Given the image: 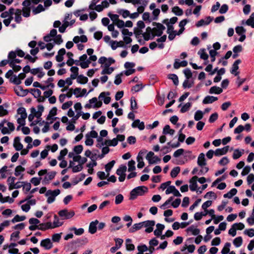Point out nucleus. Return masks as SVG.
Masks as SVG:
<instances>
[{
  "instance_id": "1",
  "label": "nucleus",
  "mask_w": 254,
  "mask_h": 254,
  "mask_svg": "<svg viewBox=\"0 0 254 254\" xmlns=\"http://www.w3.org/2000/svg\"><path fill=\"white\" fill-rule=\"evenodd\" d=\"M152 25L153 26L152 28L150 27H147L146 32L143 34V37L145 41L153 39L155 36H161L165 29V27L161 23L153 22Z\"/></svg>"
},
{
  "instance_id": "2",
  "label": "nucleus",
  "mask_w": 254,
  "mask_h": 254,
  "mask_svg": "<svg viewBox=\"0 0 254 254\" xmlns=\"http://www.w3.org/2000/svg\"><path fill=\"white\" fill-rule=\"evenodd\" d=\"M148 191L147 187L142 186L133 189L130 192L129 199H135L138 196H142Z\"/></svg>"
},
{
  "instance_id": "3",
  "label": "nucleus",
  "mask_w": 254,
  "mask_h": 254,
  "mask_svg": "<svg viewBox=\"0 0 254 254\" xmlns=\"http://www.w3.org/2000/svg\"><path fill=\"white\" fill-rule=\"evenodd\" d=\"M15 129L14 125L11 122H7L5 119H4L0 123V130L3 134H9L13 131Z\"/></svg>"
},
{
  "instance_id": "4",
  "label": "nucleus",
  "mask_w": 254,
  "mask_h": 254,
  "mask_svg": "<svg viewBox=\"0 0 254 254\" xmlns=\"http://www.w3.org/2000/svg\"><path fill=\"white\" fill-rule=\"evenodd\" d=\"M61 192L59 189L54 190H48L45 193L46 196L47 197V202L48 203L50 204L53 203L55 200L56 197L58 196Z\"/></svg>"
},
{
  "instance_id": "5",
  "label": "nucleus",
  "mask_w": 254,
  "mask_h": 254,
  "mask_svg": "<svg viewBox=\"0 0 254 254\" xmlns=\"http://www.w3.org/2000/svg\"><path fill=\"white\" fill-rule=\"evenodd\" d=\"M58 214L62 220L69 219L72 218L75 214L73 210L68 211L66 209H63L59 211Z\"/></svg>"
},
{
  "instance_id": "6",
  "label": "nucleus",
  "mask_w": 254,
  "mask_h": 254,
  "mask_svg": "<svg viewBox=\"0 0 254 254\" xmlns=\"http://www.w3.org/2000/svg\"><path fill=\"white\" fill-rule=\"evenodd\" d=\"M143 227H145V232L147 233H150L153 231V227L155 224V222L154 220H147L143 222Z\"/></svg>"
},
{
  "instance_id": "7",
  "label": "nucleus",
  "mask_w": 254,
  "mask_h": 254,
  "mask_svg": "<svg viewBox=\"0 0 254 254\" xmlns=\"http://www.w3.org/2000/svg\"><path fill=\"white\" fill-rule=\"evenodd\" d=\"M56 174L57 172L56 171L47 173L43 179V183L45 184L49 183L50 181L55 177Z\"/></svg>"
},
{
  "instance_id": "8",
  "label": "nucleus",
  "mask_w": 254,
  "mask_h": 254,
  "mask_svg": "<svg viewBox=\"0 0 254 254\" xmlns=\"http://www.w3.org/2000/svg\"><path fill=\"white\" fill-rule=\"evenodd\" d=\"M40 246L46 250H50L53 247L51 240L49 238L42 240L40 243Z\"/></svg>"
},
{
  "instance_id": "9",
  "label": "nucleus",
  "mask_w": 254,
  "mask_h": 254,
  "mask_svg": "<svg viewBox=\"0 0 254 254\" xmlns=\"http://www.w3.org/2000/svg\"><path fill=\"white\" fill-rule=\"evenodd\" d=\"M241 63V61L240 59L237 60L235 62L233 63L232 67V69L231 70V73L235 76H237L239 72L237 71V70L239 69V64H240Z\"/></svg>"
},
{
  "instance_id": "10",
  "label": "nucleus",
  "mask_w": 254,
  "mask_h": 254,
  "mask_svg": "<svg viewBox=\"0 0 254 254\" xmlns=\"http://www.w3.org/2000/svg\"><path fill=\"white\" fill-rule=\"evenodd\" d=\"M31 73L33 75L37 74V76L40 78L43 77L45 75V72L43 71V68L42 67L32 69L31 70Z\"/></svg>"
},
{
  "instance_id": "11",
  "label": "nucleus",
  "mask_w": 254,
  "mask_h": 254,
  "mask_svg": "<svg viewBox=\"0 0 254 254\" xmlns=\"http://www.w3.org/2000/svg\"><path fill=\"white\" fill-rule=\"evenodd\" d=\"M44 107L42 105H39L38 106V111H36L34 108H32L31 109V112L32 114H35V117L37 118H40L41 117L42 112L44 111Z\"/></svg>"
},
{
  "instance_id": "12",
  "label": "nucleus",
  "mask_w": 254,
  "mask_h": 254,
  "mask_svg": "<svg viewBox=\"0 0 254 254\" xmlns=\"http://www.w3.org/2000/svg\"><path fill=\"white\" fill-rule=\"evenodd\" d=\"M198 177L195 176L190 180V189L191 191H195L197 189V185L196 181Z\"/></svg>"
},
{
  "instance_id": "13",
  "label": "nucleus",
  "mask_w": 254,
  "mask_h": 254,
  "mask_svg": "<svg viewBox=\"0 0 254 254\" xmlns=\"http://www.w3.org/2000/svg\"><path fill=\"white\" fill-rule=\"evenodd\" d=\"M99 223L98 220H96L94 221H92L90 223L89 226V232L92 234H93L96 232L97 231V224Z\"/></svg>"
},
{
  "instance_id": "14",
  "label": "nucleus",
  "mask_w": 254,
  "mask_h": 254,
  "mask_svg": "<svg viewBox=\"0 0 254 254\" xmlns=\"http://www.w3.org/2000/svg\"><path fill=\"white\" fill-rule=\"evenodd\" d=\"M229 146H226L222 148H218L215 151L216 156H221L226 154L229 150Z\"/></svg>"
},
{
  "instance_id": "15",
  "label": "nucleus",
  "mask_w": 254,
  "mask_h": 254,
  "mask_svg": "<svg viewBox=\"0 0 254 254\" xmlns=\"http://www.w3.org/2000/svg\"><path fill=\"white\" fill-rule=\"evenodd\" d=\"M131 126L133 128L137 127L140 130H143L144 128V124L143 122H140L138 119L135 120L132 124Z\"/></svg>"
},
{
  "instance_id": "16",
  "label": "nucleus",
  "mask_w": 254,
  "mask_h": 254,
  "mask_svg": "<svg viewBox=\"0 0 254 254\" xmlns=\"http://www.w3.org/2000/svg\"><path fill=\"white\" fill-rule=\"evenodd\" d=\"M16 178L14 177H9L7 179V182L8 186V190H11L14 189V186H15V181Z\"/></svg>"
},
{
  "instance_id": "17",
  "label": "nucleus",
  "mask_w": 254,
  "mask_h": 254,
  "mask_svg": "<svg viewBox=\"0 0 254 254\" xmlns=\"http://www.w3.org/2000/svg\"><path fill=\"white\" fill-rule=\"evenodd\" d=\"M13 146L15 150L20 151L23 148V145L20 142V138L19 137H15L14 139Z\"/></svg>"
},
{
  "instance_id": "18",
  "label": "nucleus",
  "mask_w": 254,
  "mask_h": 254,
  "mask_svg": "<svg viewBox=\"0 0 254 254\" xmlns=\"http://www.w3.org/2000/svg\"><path fill=\"white\" fill-rule=\"evenodd\" d=\"M157 229L154 231V234L159 237L161 235L162 231L164 230L165 226L164 225L158 223L156 225Z\"/></svg>"
},
{
  "instance_id": "19",
  "label": "nucleus",
  "mask_w": 254,
  "mask_h": 254,
  "mask_svg": "<svg viewBox=\"0 0 254 254\" xmlns=\"http://www.w3.org/2000/svg\"><path fill=\"white\" fill-rule=\"evenodd\" d=\"M143 227V222L138 223H135L134 224L131 228H130L129 229V232L130 233H134L136 232V231H138L140 229H141Z\"/></svg>"
},
{
  "instance_id": "20",
  "label": "nucleus",
  "mask_w": 254,
  "mask_h": 254,
  "mask_svg": "<svg viewBox=\"0 0 254 254\" xmlns=\"http://www.w3.org/2000/svg\"><path fill=\"white\" fill-rule=\"evenodd\" d=\"M15 93L19 96H24L27 94L26 90H24L21 86H18L15 89Z\"/></svg>"
},
{
  "instance_id": "21",
  "label": "nucleus",
  "mask_w": 254,
  "mask_h": 254,
  "mask_svg": "<svg viewBox=\"0 0 254 254\" xmlns=\"http://www.w3.org/2000/svg\"><path fill=\"white\" fill-rule=\"evenodd\" d=\"M218 98L212 96H207L203 100L202 103L204 104H211L217 101Z\"/></svg>"
},
{
  "instance_id": "22",
  "label": "nucleus",
  "mask_w": 254,
  "mask_h": 254,
  "mask_svg": "<svg viewBox=\"0 0 254 254\" xmlns=\"http://www.w3.org/2000/svg\"><path fill=\"white\" fill-rule=\"evenodd\" d=\"M197 164L199 166L203 167L206 165V161L205 155L203 153H201L197 158Z\"/></svg>"
},
{
  "instance_id": "23",
  "label": "nucleus",
  "mask_w": 254,
  "mask_h": 254,
  "mask_svg": "<svg viewBox=\"0 0 254 254\" xmlns=\"http://www.w3.org/2000/svg\"><path fill=\"white\" fill-rule=\"evenodd\" d=\"M63 221H61L57 215H54V221L53 222V225L54 228L60 227L63 224Z\"/></svg>"
},
{
  "instance_id": "24",
  "label": "nucleus",
  "mask_w": 254,
  "mask_h": 254,
  "mask_svg": "<svg viewBox=\"0 0 254 254\" xmlns=\"http://www.w3.org/2000/svg\"><path fill=\"white\" fill-rule=\"evenodd\" d=\"M78 70L79 68L77 66H71V67L70 69V70L72 73L70 75L71 78L73 79H75L76 78V77L78 75Z\"/></svg>"
},
{
  "instance_id": "25",
  "label": "nucleus",
  "mask_w": 254,
  "mask_h": 254,
  "mask_svg": "<svg viewBox=\"0 0 254 254\" xmlns=\"http://www.w3.org/2000/svg\"><path fill=\"white\" fill-rule=\"evenodd\" d=\"M77 79V82L78 83L84 84L86 83L88 81V79L87 77L84 76L82 74L78 75L77 77H76Z\"/></svg>"
},
{
  "instance_id": "26",
  "label": "nucleus",
  "mask_w": 254,
  "mask_h": 254,
  "mask_svg": "<svg viewBox=\"0 0 254 254\" xmlns=\"http://www.w3.org/2000/svg\"><path fill=\"white\" fill-rule=\"evenodd\" d=\"M222 92H223V90L222 89V88H221L220 87L216 86L211 87L210 88V89H209V91L210 94L215 93V94H219L221 93Z\"/></svg>"
},
{
  "instance_id": "27",
  "label": "nucleus",
  "mask_w": 254,
  "mask_h": 254,
  "mask_svg": "<svg viewBox=\"0 0 254 254\" xmlns=\"http://www.w3.org/2000/svg\"><path fill=\"white\" fill-rule=\"evenodd\" d=\"M187 231L191 232L193 235L196 236L199 234L200 231L198 229L195 228L193 225H191L187 228Z\"/></svg>"
},
{
  "instance_id": "28",
  "label": "nucleus",
  "mask_w": 254,
  "mask_h": 254,
  "mask_svg": "<svg viewBox=\"0 0 254 254\" xmlns=\"http://www.w3.org/2000/svg\"><path fill=\"white\" fill-rule=\"evenodd\" d=\"M127 167L125 165H122L117 170L116 174L118 176H121L123 175H126V172L127 171Z\"/></svg>"
},
{
  "instance_id": "29",
  "label": "nucleus",
  "mask_w": 254,
  "mask_h": 254,
  "mask_svg": "<svg viewBox=\"0 0 254 254\" xmlns=\"http://www.w3.org/2000/svg\"><path fill=\"white\" fill-rule=\"evenodd\" d=\"M244 150L243 149L240 150L238 149H235L233 154V158L234 159H237L239 158L244 153Z\"/></svg>"
},
{
  "instance_id": "30",
  "label": "nucleus",
  "mask_w": 254,
  "mask_h": 254,
  "mask_svg": "<svg viewBox=\"0 0 254 254\" xmlns=\"http://www.w3.org/2000/svg\"><path fill=\"white\" fill-rule=\"evenodd\" d=\"M69 231H74L75 235H76L77 236L81 235L84 232V229L81 228L77 229L76 228L74 227L70 228Z\"/></svg>"
},
{
  "instance_id": "31",
  "label": "nucleus",
  "mask_w": 254,
  "mask_h": 254,
  "mask_svg": "<svg viewBox=\"0 0 254 254\" xmlns=\"http://www.w3.org/2000/svg\"><path fill=\"white\" fill-rule=\"evenodd\" d=\"M45 10L44 7L41 4H39L37 7L33 8L32 12L34 14H37Z\"/></svg>"
},
{
  "instance_id": "32",
  "label": "nucleus",
  "mask_w": 254,
  "mask_h": 254,
  "mask_svg": "<svg viewBox=\"0 0 254 254\" xmlns=\"http://www.w3.org/2000/svg\"><path fill=\"white\" fill-rule=\"evenodd\" d=\"M237 192V190L236 189L233 188L231 189L229 192L227 193L224 194L223 196L225 198H231L234 195H235Z\"/></svg>"
},
{
  "instance_id": "33",
  "label": "nucleus",
  "mask_w": 254,
  "mask_h": 254,
  "mask_svg": "<svg viewBox=\"0 0 254 254\" xmlns=\"http://www.w3.org/2000/svg\"><path fill=\"white\" fill-rule=\"evenodd\" d=\"M245 23L247 25L254 28V12L251 14L249 18L246 21Z\"/></svg>"
},
{
  "instance_id": "34",
  "label": "nucleus",
  "mask_w": 254,
  "mask_h": 254,
  "mask_svg": "<svg viewBox=\"0 0 254 254\" xmlns=\"http://www.w3.org/2000/svg\"><path fill=\"white\" fill-rule=\"evenodd\" d=\"M118 139L116 138H114L112 140H106L104 144L108 146H115L118 144ZM102 145H104V144L102 143Z\"/></svg>"
},
{
  "instance_id": "35",
  "label": "nucleus",
  "mask_w": 254,
  "mask_h": 254,
  "mask_svg": "<svg viewBox=\"0 0 254 254\" xmlns=\"http://www.w3.org/2000/svg\"><path fill=\"white\" fill-rule=\"evenodd\" d=\"M17 114L20 115V118L26 119L27 118V113L26 112V110L23 107L19 108L17 110Z\"/></svg>"
},
{
  "instance_id": "36",
  "label": "nucleus",
  "mask_w": 254,
  "mask_h": 254,
  "mask_svg": "<svg viewBox=\"0 0 254 254\" xmlns=\"http://www.w3.org/2000/svg\"><path fill=\"white\" fill-rule=\"evenodd\" d=\"M175 133V130L173 129H171L169 125H166L163 130V133L164 134H170L173 135Z\"/></svg>"
},
{
  "instance_id": "37",
  "label": "nucleus",
  "mask_w": 254,
  "mask_h": 254,
  "mask_svg": "<svg viewBox=\"0 0 254 254\" xmlns=\"http://www.w3.org/2000/svg\"><path fill=\"white\" fill-rule=\"evenodd\" d=\"M115 163V161L112 160L105 165V168L106 172L107 173V176H109V172L113 167Z\"/></svg>"
},
{
  "instance_id": "38",
  "label": "nucleus",
  "mask_w": 254,
  "mask_h": 254,
  "mask_svg": "<svg viewBox=\"0 0 254 254\" xmlns=\"http://www.w3.org/2000/svg\"><path fill=\"white\" fill-rule=\"evenodd\" d=\"M24 171L25 168L24 167L20 165L17 166L15 169L14 175L15 176L18 177L21 175V173Z\"/></svg>"
},
{
  "instance_id": "39",
  "label": "nucleus",
  "mask_w": 254,
  "mask_h": 254,
  "mask_svg": "<svg viewBox=\"0 0 254 254\" xmlns=\"http://www.w3.org/2000/svg\"><path fill=\"white\" fill-rule=\"evenodd\" d=\"M172 12L178 16L182 15L183 14V10L178 6H175L172 8Z\"/></svg>"
},
{
  "instance_id": "40",
  "label": "nucleus",
  "mask_w": 254,
  "mask_h": 254,
  "mask_svg": "<svg viewBox=\"0 0 254 254\" xmlns=\"http://www.w3.org/2000/svg\"><path fill=\"white\" fill-rule=\"evenodd\" d=\"M163 23L166 24L167 26V33H169L170 32L175 31V30H174L173 26L172 25L169 24V22L168 19H164L163 21Z\"/></svg>"
},
{
  "instance_id": "41",
  "label": "nucleus",
  "mask_w": 254,
  "mask_h": 254,
  "mask_svg": "<svg viewBox=\"0 0 254 254\" xmlns=\"http://www.w3.org/2000/svg\"><path fill=\"white\" fill-rule=\"evenodd\" d=\"M168 78L173 80L174 84L175 85H178L179 84V79L177 75L175 74H170L168 75Z\"/></svg>"
},
{
  "instance_id": "42",
  "label": "nucleus",
  "mask_w": 254,
  "mask_h": 254,
  "mask_svg": "<svg viewBox=\"0 0 254 254\" xmlns=\"http://www.w3.org/2000/svg\"><path fill=\"white\" fill-rule=\"evenodd\" d=\"M190 79H186L183 83L184 88H190L193 85V81L189 80Z\"/></svg>"
},
{
  "instance_id": "43",
  "label": "nucleus",
  "mask_w": 254,
  "mask_h": 254,
  "mask_svg": "<svg viewBox=\"0 0 254 254\" xmlns=\"http://www.w3.org/2000/svg\"><path fill=\"white\" fill-rule=\"evenodd\" d=\"M130 109L131 110H136L138 108L137 102L134 97H132L130 100Z\"/></svg>"
},
{
  "instance_id": "44",
  "label": "nucleus",
  "mask_w": 254,
  "mask_h": 254,
  "mask_svg": "<svg viewBox=\"0 0 254 254\" xmlns=\"http://www.w3.org/2000/svg\"><path fill=\"white\" fill-rule=\"evenodd\" d=\"M198 54L200 55V57L201 59L207 60L208 58V55L206 53L205 49H201L198 51Z\"/></svg>"
},
{
  "instance_id": "45",
  "label": "nucleus",
  "mask_w": 254,
  "mask_h": 254,
  "mask_svg": "<svg viewBox=\"0 0 254 254\" xmlns=\"http://www.w3.org/2000/svg\"><path fill=\"white\" fill-rule=\"evenodd\" d=\"M243 242V239L241 237H238L236 238L233 241V244L236 247H240Z\"/></svg>"
},
{
  "instance_id": "46",
  "label": "nucleus",
  "mask_w": 254,
  "mask_h": 254,
  "mask_svg": "<svg viewBox=\"0 0 254 254\" xmlns=\"http://www.w3.org/2000/svg\"><path fill=\"white\" fill-rule=\"evenodd\" d=\"M137 161L138 162L137 167L139 169L142 168L144 166V163L143 162V159L142 156H140V155H137Z\"/></svg>"
},
{
  "instance_id": "47",
  "label": "nucleus",
  "mask_w": 254,
  "mask_h": 254,
  "mask_svg": "<svg viewBox=\"0 0 254 254\" xmlns=\"http://www.w3.org/2000/svg\"><path fill=\"white\" fill-rule=\"evenodd\" d=\"M203 116L202 112L200 110H197L194 114V119L195 121H198L203 118Z\"/></svg>"
},
{
  "instance_id": "48",
  "label": "nucleus",
  "mask_w": 254,
  "mask_h": 254,
  "mask_svg": "<svg viewBox=\"0 0 254 254\" xmlns=\"http://www.w3.org/2000/svg\"><path fill=\"white\" fill-rule=\"evenodd\" d=\"M31 188V185L30 183H27L26 182H24L23 186V190L25 193H27V192L30 191Z\"/></svg>"
},
{
  "instance_id": "49",
  "label": "nucleus",
  "mask_w": 254,
  "mask_h": 254,
  "mask_svg": "<svg viewBox=\"0 0 254 254\" xmlns=\"http://www.w3.org/2000/svg\"><path fill=\"white\" fill-rule=\"evenodd\" d=\"M180 168L179 167H176L174 168L171 172V176L172 178H175L177 177L178 174L179 173Z\"/></svg>"
},
{
  "instance_id": "50",
  "label": "nucleus",
  "mask_w": 254,
  "mask_h": 254,
  "mask_svg": "<svg viewBox=\"0 0 254 254\" xmlns=\"http://www.w3.org/2000/svg\"><path fill=\"white\" fill-rule=\"evenodd\" d=\"M230 246L231 244L230 243H226L221 251V253L222 254H227L230 251Z\"/></svg>"
},
{
  "instance_id": "51",
  "label": "nucleus",
  "mask_w": 254,
  "mask_h": 254,
  "mask_svg": "<svg viewBox=\"0 0 254 254\" xmlns=\"http://www.w3.org/2000/svg\"><path fill=\"white\" fill-rule=\"evenodd\" d=\"M26 219V217L25 216H19L18 215H16L11 220V222L13 223H14L16 222L22 221H24Z\"/></svg>"
},
{
  "instance_id": "52",
  "label": "nucleus",
  "mask_w": 254,
  "mask_h": 254,
  "mask_svg": "<svg viewBox=\"0 0 254 254\" xmlns=\"http://www.w3.org/2000/svg\"><path fill=\"white\" fill-rule=\"evenodd\" d=\"M114 68L113 67H109V66H105L104 69L102 71L101 74H110L114 71Z\"/></svg>"
},
{
  "instance_id": "53",
  "label": "nucleus",
  "mask_w": 254,
  "mask_h": 254,
  "mask_svg": "<svg viewBox=\"0 0 254 254\" xmlns=\"http://www.w3.org/2000/svg\"><path fill=\"white\" fill-rule=\"evenodd\" d=\"M135 162L134 161L131 160L128 162V171L131 172L135 169Z\"/></svg>"
},
{
  "instance_id": "54",
  "label": "nucleus",
  "mask_w": 254,
  "mask_h": 254,
  "mask_svg": "<svg viewBox=\"0 0 254 254\" xmlns=\"http://www.w3.org/2000/svg\"><path fill=\"white\" fill-rule=\"evenodd\" d=\"M105 92H102L100 93L99 98H104V102L106 104H108L110 102L111 98L110 97H105Z\"/></svg>"
},
{
  "instance_id": "55",
  "label": "nucleus",
  "mask_w": 254,
  "mask_h": 254,
  "mask_svg": "<svg viewBox=\"0 0 254 254\" xmlns=\"http://www.w3.org/2000/svg\"><path fill=\"white\" fill-rule=\"evenodd\" d=\"M61 235L62 233H57L55 234L52 236V241L54 242H59L61 239Z\"/></svg>"
},
{
  "instance_id": "56",
  "label": "nucleus",
  "mask_w": 254,
  "mask_h": 254,
  "mask_svg": "<svg viewBox=\"0 0 254 254\" xmlns=\"http://www.w3.org/2000/svg\"><path fill=\"white\" fill-rule=\"evenodd\" d=\"M30 7H23L22 8V15L24 17H28L30 16Z\"/></svg>"
},
{
  "instance_id": "57",
  "label": "nucleus",
  "mask_w": 254,
  "mask_h": 254,
  "mask_svg": "<svg viewBox=\"0 0 254 254\" xmlns=\"http://www.w3.org/2000/svg\"><path fill=\"white\" fill-rule=\"evenodd\" d=\"M85 137L86 138L85 141V144L87 146H92L94 143L93 140L91 138H90L88 134H86Z\"/></svg>"
},
{
  "instance_id": "58",
  "label": "nucleus",
  "mask_w": 254,
  "mask_h": 254,
  "mask_svg": "<svg viewBox=\"0 0 254 254\" xmlns=\"http://www.w3.org/2000/svg\"><path fill=\"white\" fill-rule=\"evenodd\" d=\"M191 106V104L190 102L185 104L181 108L180 111L181 113H185L188 111Z\"/></svg>"
},
{
  "instance_id": "59",
  "label": "nucleus",
  "mask_w": 254,
  "mask_h": 254,
  "mask_svg": "<svg viewBox=\"0 0 254 254\" xmlns=\"http://www.w3.org/2000/svg\"><path fill=\"white\" fill-rule=\"evenodd\" d=\"M67 152L68 150L66 148H64V149L61 150L60 151L59 156L58 157V159L59 160H62L64 156L67 154Z\"/></svg>"
},
{
  "instance_id": "60",
  "label": "nucleus",
  "mask_w": 254,
  "mask_h": 254,
  "mask_svg": "<svg viewBox=\"0 0 254 254\" xmlns=\"http://www.w3.org/2000/svg\"><path fill=\"white\" fill-rule=\"evenodd\" d=\"M21 12L20 10L17 9L15 13V21L17 23H19L21 21Z\"/></svg>"
},
{
  "instance_id": "61",
  "label": "nucleus",
  "mask_w": 254,
  "mask_h": 254,
  "mask_svg": "<svg viewBox=\"0 0 254 254\" xmlns=\"http://www.w3.org/2000/svg\"><path fill=\"white\" fill-rule=\"evenodd\" d=\"M57 109L56 107L53 108L50 111L49 114L47 117V120H49L51 119L52 116H54L57 115Z\"/></svg>"
},
{
  "instance_id": "62",
  "label": "nucleus",
  "mask_w": 254,
  "mask_h": 254,
  "mask_svg": "<svg viewBox=\"0 0 254 254\" xmlns=\"http://www.w3.org/2000/svg\"><path fill=\"white\" fill-rule=\"evenodd\" d=\"M123 75V73H121L120 74H117L115 77V79L114 81V83L116 85H119L122 82V80L121 78V76Z\"/></svg>"
},
{
  "instance_id": "63",
  "label": "nucleus",
  "mask_w": 254,
  "mask_h": 254,
  "mask_svg": "<svg viewBox=\"0 0 254 254\" xmlns=\"http://www.w3.org/2000/svg\"><path fill=\"white\" fill-rule=\"evenodd\" d=\"M218 115L217 113L212 114L209 118V122L210 123H214L218 119Z\"/></svg>"
},
{
  "instance_id": "64",
  "label": "nucleus",
  "mask_w": 254,
  "mask_h": 254,
  "mask_svg": "<svg viewBox=\"0 0 254 254\" xmlns=\"http://www.w3.org/2000/svg\"><path fill=\"white\" fill-rule=\"evenodd\" d=\"M246 30L242 26H238L236 28V32L239 35H242L245 34Z\"/></svg>"
}]
</instances>
